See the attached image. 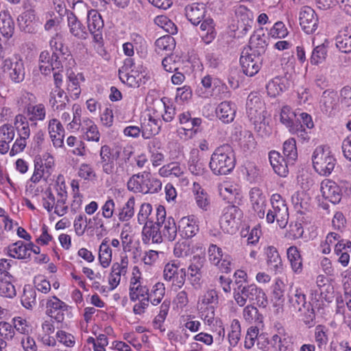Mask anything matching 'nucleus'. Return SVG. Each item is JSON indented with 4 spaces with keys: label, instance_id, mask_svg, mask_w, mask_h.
<instances>
[{
    "label": "nucleus",
    "instance_id": "0eeeda50",
    "mask_svg": "<svg viewBox=\"0 0 351 351\" xmlns=\"http://www.w3.org/2000/svg\"><path fill=\"white\" fill-rule=\"evenodd\" d=\"M234 298L240 306H245L247 300L256 303L259 306L265 307L267 304L265 293L255 284L244 286L240 291H235Z\"/></svg>",
    "mask_w": 351,
    "mask_h": 351
},
{
    "label": "nucleus",
    "instance_id": "9d476101",
    "mask_svg": "<svg viewBox=\"0 0 351 351\" xmlns=\"http://www.w3.org/2000/svg\"><path fill=\"white\" fill-rule=\"evenodd\" d=\"M1 69L13 84H20L25 79L26 67L23 60L19 56L5 58L2 62Z\"/></svg>",
    "mask_w": 351,
    "mask_h": 351
},
{
    "label": "nucleus",
    "instance_id": "69168bd1",
    "mask_svg": "<svg viewBox=\"0 0 351 351\" xmlns=\"http://www.w3.org/2000/svg\"><path fill=\"white\" fill-rule=\"evenodd\" d=\"M152 206L149 203L142 204L137 214L138 223L145 225L148 222H154L152 217Z\"/></svg>",
    "mask_w": 351,
    "mask_h": 351
},
{
    "label": "nucleus",
    "instance_id": "b1692460",
    "mask_svg": "<svg viewBox=\"0 0 351 351\" xmlns=\"http://www.w3.org/2000/svg\"><path fill=\"white\" fill-rule=\"evenodd\" d=\"M46 314L58 322L64 319V312L68 310L69 306L56 296L49 297L45 303Z\"/></svg>",
    "mask_w": 351,
    "mask_h": 351
},
{
    "label": "nucleus",
    "instance_id": "4468645a",
    "mask_svg": "<svg viewBox=\"0 0 351 351\" xmlns=\"http://www.w3.org/2000/svg\"><path fill=\"white\" fill-rule=\"evenodd\" d=\"M165 295V286L160 282H156L150 289H148L146 298L140 302H136L133 306V313L135 315H143L148 308L149 303L154 306L159 304Z\"/></svg>",
    "mask_w": 351,
    "mask_h": 351
},
{
    "label": "nucleus",
    "instance_id": "c756f323",
    "mask_svg": "<svg viewBox=\"0 0 351 351\" xmlns=\"http://www.w3.org/2000/svg\"><path fill=\"white\" fill-rule=\"evenodd\" d=\"M271 343L278 351H293L292 338L283 327L277 328Z\"/></svg>",
    "mask_w": 351,
    "mask_h": 351
},
{
    "label": "nucleus",
    "instance_id": "680f3d73",
    "mask_svg": "<svg viewBox=\"0 0 351 351\" xmlns=\"http://www.w3.org/2000/svg\"><path fill=\"white\" fill-rule=\"evenodd\" d=\"M156 51L160 53L163 51L171 52L176 47L174 38L169 36H164L156 40Z\"/></svg>",
    "mask_w": 351,
    "mask_h": 351
},
{
    "label": "nucleus",
    "instance_id": "c03bdc74",
    "mask_svg": "<svg viewBox=\"0 0 351 351\" xmlns=\"http://www.w3.org/2000/svg\"><path fill=\"white\" fill-rule=\"evenodd\" d=\"M339 104V97L337 92L330 90H325L320 99L321 110L326 112H331Z\"/></svg>",
    "mask_w": 351,
    "mask_h": 351
},
{
    "label": "nucleus",
    "instance_id": "f03ea898",
    "mask_svg": "<svg viewBox=\"0 0 351 351\" xmlns=\"http://www.w3.org/2000/svg\"><path fill=\"white\" fill-rule=\"evenodd\" d=\"M121 81L130 87H139L149 79L147 67L142 63H136L133 58H125L119 70Z\"/></svg>",
    "mask_w": 351,
    "mask_h": 351
},
{
    "label": "nucleus",
    "instance_id": "2eb2a0df",
    "mask_svg": "<svg viewBox=\"0 0 351 351\" xmlns=\"http://www.w3.org/2000/svg\"><path fill=\"white\" fill-rule=\"evenodd\" d=\"M234 12L233 21L236 24H232V29L239 32L241 34H247L252 29L254 24L253 12L243 5L235 6Z\"/></svg>",
    "mask_w": 351,
    "mask_h": 351
},
{
    "label": "nucleus",
    "instance_id": "a18cd8bd",
    "mask_svg": "<svg viewBox=\"0 0 351 351\" xmlns=\"http://www.w3.org/2000/svg\"><path fill=\"white\" fill-rule=\"evenodd\" d=\"M219 195L228 202L237 197H240V189L239 186L230 181H224L218 186Z\"/></svg>",
    "mask_w": 351,
    "mask_h": 351
},
{
    "label": "nucleus",
    "instance_id": "aec40b11",
    "mask_svg": "<svg viewBox=\"0 0 351 351\" xmlns=\"http://www.w3.org/2000/svg\"><path fill=\"white\" fill-rule=\"evenodd\" d=\"M123 52L127 58H132L134 54V49L141 58H145L147 54V45L143 36L138 34H132L131 41L126 42L122 45Z\"/></svg>",
    "mask_w": 351,
    "mask_h": 351
},
{
    "label": "nucleus",
    "instance_id": "13d9d810",
    "mask_svg": "<svg viewBox=\"0 0 351 351\" xmlns=\"http://www.w3.org/2000/svg\"><path fill=\"white\" fill-rule=\"evenodd\" d=\"M228 339L230 344L229 349L237 346L241 339V325L239 321L237 319H234L231 322Z\"/></svg>",
    "mask_w": 351,
    "mask_h": 351
},
{
    "label": "nucleus",
    "instance_id": "72a5a7b5",
    "mask_svg": "<svg viewBox=\"0 0 351 351\" xmlns=\"http://www.w3.org/2000/svg\"><path fill=\"white\" fill-rule=\"evenodd\" d=\"M216 115L223 123H230L234 119L237 107L231 101H222L216 108Z\"/></svg>",
    "mask_w": 351,
    "mask_h": 351
},
{
    "label": "nucleus",
    "instance_id": "4c0bfd02",
    "mask_svg": "<svg viewBox=\"0 0 351 351\" xmlns=\"http://www.w3.org/2000/svg\"><path fill=\"white\" fill-rule=\"evenodd\" d=\"M269 160L274 171L282 177L287 176L288 165H291L287 159L280 156L276 151H271L269 154Z\"/></svg>",
    "mask_w": 351,
    "mask_h": 351
},
{
    "label": "nucleus",
    "instance_id": "412c9836",
    "mask_svg": "<svg viewBox=\"0 0 351 351\" xmlns=\"http://www.w3.org/2000/svg\"><path fill=\"white\" fill-rule=\"evenodd\" d=\"M142 136L145 139H149L152 136L159 133L162 121L155 112L146 113L141 121Z\"/></svg>",
    "mask_w": 351,
    "mask_h": 351
},
{
    "label": "nucleus",
    "instance_id": "a19ab883",
    "mask_svg": "<svg viewBox=\"0 0 351 351\" xmlns=\"http://www.w3.org/2000/svg\"><path fill=\"white\" fill-rule=\"evenodd\" d=\"M192 192L197 206L204 211L208 210L210 206V198L208 193L196 182L193 184Z\"/></svg>",
    "mask_w": 351,
    "mask_h": 351
},
{
    "label": "nucleus",
    "instance_id": "6ab92c4d",
    "mask_svg": "<svg viewBox=\"0 0 351 351\" xmlns=\"http://www.w3.org/2000/svg\"><path fill=\"white\" fill-rule=\"evenodd\" d=\"M54 188L57 193V201L53 208L54 213L62 217L64 215L68 210V206L66 204V185L65 184L64 176L61 174L58 176L56 180Z\"/></svg>",
    "mask_w": 351,
    "mask_h": 351
},
{
    "label": "nucleus",
    "instance_id": "58836bf2",
    "mask_svg": "<svg viewBox=\"0 0 351 351\" xmlns=\"http://www.w3.org/2000/svg\"><path fill=\"white\" fill-rule=\"evenodd\" d=\"M82 137L87 141L99 142L100 133L97 125L90 118H84L82 123Z\"/></svg>",
    "mask_w": 351,
    "mask_h": 351
},
{
    "label": "nucleus",
    "instance_id": "f3484780",
    "mask_svg": "<svg viewBox=\"0 0 351 351\" xmlns=\"http://www.w3.org/2000/svg\"><path fill=\"white\" fill-rule=\"evenodd\" d=\"M129 260L126 254L121 255L120 260L112 264L108 278V290L113 291L121 282V276H125L128 269Z\"/></svg>",
    "mask_w": 351,
    "mask_h": 351
},
{
    "label": "nucleus",
    "instance_id": "e433bc0d",
    "mask_svg": "<svg viewBox=\"0 0 351 351\" xmlns=\"http://www.w3.org/2000/svg\"><path fill=\"white\" fill-rule=\"evenodd\" d=\"M37 17L34 9H29L22 12L17 18L20 29L27 33H32L35 30Z\"/></svg>",
    "mask_w": 351,
    "mask_h": 351
},
{
    "label": "nucleus",
    "instance_id": "2f4dec72",
    "mask_svg": "<svg viewBox=\"0 0 351 351\" xmlns=\"http://www.w3.org/2000/svg\"><path fill=\"white\" fill-rule=\"evenodd\" d=\"M158 223L148 222L143 226L142 230V241L145 244L160 243L162 241V237L160 231Z\"/></svg>",
    "mask_w": 351,
    "mask_h": 351
},
{
    "label": "nucleus",
    "instance_id": "393cba45",
    "mask_svg": "<svg viewBox=\"0 0 351 351\" xmlns=\"http://www.w3.org/2000/svg\"><path fill=\"white\" fill-rule=\"evenodd\" d=\"M186 168L184 164L179 162H171L161 167L158 170V174L162 178H180L185 184H188L189 180L184 178Z\"/></svg>",
    "mask_w": 351,
    "mask_h": 351
},
{
    "label": "nucleus",
    "instance_id": "f257e3e1",
    "mask_svg": "<svg viewBox=\"0 0 351 351\" xmlns=\"http://www.w3.org/2000/svg\"><path fill=\"white\" fill-rule=\"evenodd\" d=\"M53 50L51 56L48 51H43L39 56V69L42 74L49 75L52 70L65 67L72 69L75 62L69 49L63 45L62 36L56 34L49 42Z\"/></svg>",
    "mask_w": 351,
    "mask_h": 351
},
{
    "label": "nucleus",
    "instance_id": "f8f14e48",
    "mask_svg": "<svg viewBox=\"0 0 351 351\" xmlns=\"http://www.w3.org/2000/svg\"><path fill=\"white\" fill-rule=\"evenodd\" d=\"M86 24L89 32L93 37V40L97 43V53L104 56L106 51L103 47L102 29L104 26L101 15L96 10H90L87 12Z\"/></svg>",
    "mask_w": 351,
    "mask_h": 351
},
{
    "label": "nucleus",
    "instance_id": "a211bd4d",
    "mask_svg": "<svg viewBox=\"0 0 351 351\" xmlns=\"http://www.w3.org/2000/svg\"><path fill=\"white\" fill-rule=\"evenodd\" d=\"M209 261L217 266L222 272L228 273L231 271L232 257L222 252L221 248L211 244L208 250Z\"/></svg>",
    "mask_w": 351,
    "mask_h": 351
},
{
    "label": "nucleus",
    "instance_id": "603ef678",
    "mask_svg": "<svg viewBox=\"0 0 351 351\" xmlns=\"http://www.w3.org/2000/svg\"><path fill=\"white\" fill-rule=\"evenodd\" d=\"M160 142L156 139L153 140L149 145L150 161L154 167H157L165 161V154L161 150Z\"/></svg>",
    "mask_w": 351,
    "mask_h": 351
},
{
    "label": "nucleus",
    "instance_id": "c9c22d12",
    "mask_svg": "<svg viewBox=\"0 0 351 351\" xmlns=\"http://www.w3.org/2000/svg\"><path fill=\"white\" fill-rule=\"evenodd\" d=\"M206 12V5L202 3H193L185 8V15L194 25H198L202 21Z\"/></svg>",
    "mask_w": 351,
    "mask_h": 351
},
{
    "label": "nucleus",
    "instance_id": "ea45409f",
    "mask_svg": "<svg viewBox=\"0 0 351 351\" xmlns=\"http://www.w3.org/2000/svg\"><path fill=\"white\" fill-rule=\"evenodd\" d=\"M69 101L68 96L62 88H53L50 92L49 104L53 110H62Z\"/></svg>",
    "mask_w": 351,
    "mask_h": 351
},
{
    "label": "nucleus",
    "instance_id": "774afa93",
    "mask_svg": "<svg viewBox=\"0 0 351 351\" xmlns=\"http://www.w3.org/2000/svg\"><path fill=\"white\" fill-rule=\"evenodd\" d=\"M347 30L341 33L336 38L337 47L343 53L351 52V34L347 33Z\"/></svg>",
    "mask_w": 351,
    "mask_h": 351
},
{
    "label": "nucleus",
    "instance_id": "20e7f679",
    "mask_svg": "<svg viewBox=\"0 0 351 351\" xmlns=\"http://www.w3.org/2000/svg\"><path fill=\"white\" fill-rule=\"evenodd\" d=\"M235 166V157L232 147L223 145L215 149L210 157L209 167L215 175H226Z\"/></svg>",
    "mask_w": 351,
    "mask_h": 351
},
{
    "label": "nucleus",
    "instance_id": "0e129e2a",
    "mask_svg": "<svg viewBox=\"0 0 351 351\" xmlns=\"http://www.w3.org/2000/svg\"><path fill=\"white\" fill-rule=\"evenodd\" d=\"M160 226H162L163 236L167 240L173 241L176 238L178 228L172 217H168Z\"/></svg>",
    "mask_w": 351,
    "mask_h": 351
},
{
    "label": "nucleus",
    "instance_id": "3c124183",
    "mask_svg": "<svg viewBox=\"0 0 351 351\" xmlns=\"http://www.w3.org/2000/svg\"><path fill=\"white\" fill-rule=\"evenodd\" d=\"M46 108L43 104L29 105L26 108V114L28 120L36 124L37 121H43L46 117Z\"/></svg>",
    "mask_w": 351,
    "mask_h": 351
},
{
    "label": "nucleus",
    "instance_id": "dca6fc26",
    "mask_svg": "<svg viewBox=\"0 0 351 351\" xmlns=\"http://www.w3.org/2000/svg\"><path fill=\"white\" fill-rule=\"evenodd\" d=\"M148 288L143 284L141 272L137 266L132 269L130 279L129 297L132 302H140L147 295Z\"/></svg>",
    "mask_w": 351,
    "mask_h": 351
},
{
    "label": "nucleus",
    "instance_id": "f704fd0d",
    "mask_svg": "<svg viewBox=\"0 0 351 351\" xmlns=\"http://www.w3.org/2000/svg\"><path fill=\"white\" fill-rule=\"evenodd\" d=\"M67 26L70 34L75 38L80 40H85L88 37L86 28L77 17L71 12L66 16Z\"/></svg>",
    "mask_w": 351,
    "mask_h": 351
},
{
    "label": "nucleus",
    "instance_id": "052dcab7",
    "mask_svg": "<svg viewBox=\"0 0 351 351\" xmlns=\"http://www.w3.org/2000/svg\"><path fill=\"white\" fill-rule=\"evenodd\" d=\"M180 124L186 125V128H182L184 130L192 131L193 128L199 127L202 122L201 118H192L190 112H183L178 116Z\"/></svg>",
    "mask_w": 351,
    "mask_h": 351
},
{
    "label": "nucleus",
    "instance_id": "49530a36",
    "mask_svg": "<svg viewBox=\"0 0 351 351\" xmlns=\"http://www.w3.org/2000/svg\"><path fill=\"white\" fill-rule=\"evenodd\" d=\"M201 83L206 89H213L215 93L221 94V97H227L228 88L220 80L207 75L202 79Z\"/></svg>",
    "mask_w": 351,
    "mask_h": 351
},
{
    "label": "nucleus",
    "instance_id": "5fc2aeb1",
    "mask_svg": "<svg viewBox=\"0 0 351 351\" xmlns=\"http://www.w3.org/2000/svg\"><path fill=\"white\" fill-rule=\"evenodd\" d=\"M202 38L206 44H209L215 38L216 32L214 22L211 19H205L200 25Z\"/></svg>",
    "mask_w": 351,
    "mask_h": 351
},
{
    "label": "nucleus",
    "instance_id": "a878e982",
    "mask_svg": "<svg viewBox=\"0 0 351 351\" xmlns=\"http://www.w3.org/2000/svg\"><path fill=\"white\" fill-rule=\"evenodd\" d=\"M288 305L291 311L304 313L306 308V297L300 287L290 289L288 295Z\"/></svg>",
    "mask_w": 351,
    "mask_h": 351
},
{
    "label": "nucleus",
    "instance_id": "79ce46f5",
    "mask_svg": "<svg viewBox=\"0 0 351 351\" xmlns=\"http://www.w3.org/2000/svg\"><path fill=\"white\" fill-rule=\"evenodd\" d=\"M287 257L293 274H300L303 271V259L299 249L294 245L287 250Z\"/></svg>",
    "mask_w": 351,
    "mask_h": 351
},
{
    "label": "nucleus",
    "instance_id": "09e8293b",
    "mask_svg": "<svg viewBox=\"0 0 351 351\" xmlns=\"http://www.w3.org/2000/svg\"><path fill=\"white\" fill-rule=\"evenodd\" d=\"M0 32L7 38H11L14 32V23L8 11L0 12Z\"/></svg>",
    "mask_w": 351,
    "mask_h": 351
},
{
    "label": "nucleus",
    "instance_id": "37998d69",
    "mask_svg": "<svg viewBox=\"0 0 351 351\" xmlns=\"http://www.w3.org/2000/svg\"><path fill=\"white\" fill-rule=\"evenodd\" d=\"M6 254L19 260H27L31 257V254L28 252L27 243H25L23 241H18L8 245L6 248Z\"/></svg>",
    "mask_w": 351,
    "mask_h": 351
},
{
    "label": "nucleus",
    "instance_id": "7c9ffc66",
    "mask_svg": "<svg viewBox=\"0 0 351 351\" xmlns=\"http://www.w3.org/2000/svg\"><path fill=\"white\" fill-rule=\"evenodd\" d=\"M264 252L269 269L276 274H281L284 266L278 250L274 246L269 245L264 249Z\"/></svg>",
    "mask_w": 351,
    "mask_h": 351
},
{
    "label": "nucleus",
    "instance_id": "9b49d317",
    "mask_svg": "<svg viewBox=\"0 0 351 351\" xmlns=\"http://www.w3.org/2000/svg\"><path fill=\"white\" fill-rule=\"evenodd\" d=\"M218 302V294L216 290L209 289L201 294L197 300V309L204 322L210 325L215 319L214 304Z\"/></svg>",
    "mask_w": 351,
    "mask_h": 351
},
{
    "label": "nucleus",
    "instance_id": "cd10ccee",
    "mask_svg": "<svg viewBox=\"0 0 351 351\" xmlns=\"http://www.w3.org/2000/svg\"><path fill=\"white\" fill-rule=\"evenodd\" d=\"M178 231L183 238L193 237L199 232L197 217L194 215L182 217L178 221Z\"/></svg>",
    "mask_w": 351,
    "mask_h": 351
},
{
    "label": "nucleus",
    "instance_id": "bf43d9fd",
    "mask_svg": "<svg viewBox=\"0 0 351 351\" xmlns=\"http://www.w3.org/2000/svg\"><path fill=\"white\" fill-rule=\"evenodd\" d=\"M295 117L296 113L292 111L289 106H285L282 108L280 114V121L288 128L289 131L298 124L295 121Z\"/></svg>",
    "mask_w": 351,
    "mask_h": 351
},
{
    "label": "nucleus",
    "instance_id": "39448f33",
    "mask_svg": "<svg viewBox=\"0 0 351 351\" xmlns=\"http://www.w3.org/2000/svg\"><path fill=\"white\" fill-rule=\"evenodd\" d=\"M128 189L134 193L154 194L162 189L161 181L149 172L143 171L132 176L127 183Z\"/></svg>",
    "mask_w": 351,
    "mask_h": 351
},
{
    "label": "nucleus",
    "instance_id": "7ed1b4c3",
    "mask_svg": "<svg viewBox=\"0 0 351 351\" xmlns=\"http://www.w3.org/2000/svg\"><path fill=\"white\" fill-rule=\"evenodd\" d=\"M55 169V160L53 156L49 152H45L42 156H38L34 161V172L29 180L27 191L37 195L39 189H36L33 192L36 184L42 179L47 182Z\"/></svg>",
    "mask_w": 351,
    "mask_h": 351
},
{
    "label": "nucleus",
    "instance_id": "e2e57ef3",
    "mask_svg": "<svg viewBox=\"0 0 351 351\" xmlns=\"http://www.w3.org/2000/svg\"><path fill=\"white\" fill-rule=\"evenodd\" d=\"M283 154L288 162L293 165L298 158V152L294 138H289L284 143Z\"/></svg>",
    "mask_w": 351,
    "mask_h": 351
},
{
    "label": "nucleus",
    "instance_id": "5701e85b",
    "mask_svg": "<svg viewBox=\"0 0 351 351\" xmlns=\"http://www.w3.org/2000/svg\"><path fill=\"white\" fill-rule=\"evenodd\" d=\"M300 25L304 32L308 34H313L318 27V18L313 9L304 6L299 13Z\"/></svg>",
    "mask_w": 351,
    "mask_h": 351
},
{
    "label": "nucleus",
    "instance_id": "4be33fe9",
    "mask_svg": "<svg viewBox=\"0 0 351 351\" xmlns=\"http://www.w3.org/2000/svg\"><path fill=\"white\" fill-rule=\"evenodd\" d=\"M242 216V211L236 206H228L224 208L221 217V228L227 232H232Z\"/></svg>",
    "mask_w": 351,
    "mask_h": 351
},
{
    "label": "nucleus",
    "instance_id": "bb28decb",
    "mask_svg": "<svg viewBox=\"0 0 351 351\" xmlns=\"http://www.w3.org/2000/svg\"><path fill=\"white\" fill-rule=\"evenodd\" d=\"M261 58L255 54L242 52L240 63L243 73L248 76L256 75L261 66Z\"/></svg>",
    "mask_w": 351,
    "mask_h": 351
},
{
    "label": "nucleus",
    "instance_id": "423d86ee",
    "mask_svg": "<svg viewBox=\"0 0 351 351\" xmlns=\"http://www.w3.org/2000/svg\"><path fill=\"white\" fill-rule=\"evenodd\" d=\"M312 162L315 171L322 176H329L336 165V160L329 148L322 145L313 151Z\"/></svg>",
    "mask_w": 351,
    "mask_h": 351
},
{
    "label": "nucleus",
    "instance_id": "338daca9",
    "mask_svg": "<svg viewBox=\"0 0 351 351\" xmlns=\"http://www.w3.org/2000/svg\"><path fill=\"white\" fill-rule=\"evenodd\" d=\"M154 23L165 32L171 34L177 33V27L167 16H157L154 19Z\"/></svg>",
    "mask_w": 351,
    "mask_h": 351
},
{
    "label": "nucleus",
    "instance_id": "6e6d98bb",
    "mask_svg": "<svg viewBox=\"0 0 351 351\" xmlns=\"http://www.w3.org/2000/svg\"><path fill=\"white\" fill-rule=\"evenodd\" d=\"M12 323L14 330L24 336L32 334L33 326L25 317L21 316L14 317L12 319Z\"/></svg>",
    "mask_w": 351,
    "mask_h": 351
},
{
    "label": "nucleus",
    "instance_id": "864d4df0",
    "mask_svg": "<svg viewBox=\"0 0 351 351\" xmlns=\"http://www.w3.org/2000/svg\"><path fill=\"white\" fill-rule=\"evenodd\" d=\"M84 78L81 73L75 75L71 73L68 75L67 90L72 95L74 99H77L81 93L80 82L84 81Z\"/></svg>",
    "mask_w": 351,
    "mask_h": 351
},
{
    "label": "nucleus",
    "instance_id": "c85d7f7f",
    "mask_svg": "<svg viewBox=\"0 0 351 351\" xmlns=\"http://www.w3.org/2000/svg\"><path fill=\"white\" fill-rule=\"evenodd\" d=\"M55 332V326L51 319H46L41 323L40 329L37 334L38 341L44 346L55 347L56 340L52 335Z\"/></svg>",
    "mask_w": 351,
    "mask_h": 351
},
{
    "label": "nucleus",
    "instance_id": "ddd939ff",
    "mask_svg": "<svg viewBox=\"0 0 351 351\" xmlns=\"http://www.w3.org/2000/svg\"><path fill=\"white\" fill-rule=\"evenodd\" d=\"M246 111L250 121L259 129L265 125V108L257 93H251L247 99Z\"/></svg>",
    "mask_w": 351,
    "mask_h": 351
},
{
    "label": "nucleus",
    "instance_id": "1a4fd4ad",
    "mask_svg": "<svg viewBox=\"0 0 351 351\" xmlns=\"http://www.w3.org/2000/svg\"><path fill=\"white\" fill-rule=\"evenodd\" d=\"M271 208L266 215L268 223H274L276 220L280 228L287 226L289 219L288 207L285 199L278 193L273 194L271 197Z\"/></svg>",
    "mask_w": 351,
    "mask_h": 351
},
{
    "label": "nucleus",
    "instance_id": "de8ad7c7",
    "mask_svg": "<svg viewBox=\"0 0 351 351\" xmlns=\"http://www.w3.org/2000/svg\"><path fill=\"white\" fill-rule=\"evenodd\" d=\"M266 88L267 94L275 97L287 88V80L284 77H275L268 82Z\"/></svg>",
    "mask_w": 351,
    "mask_h": 351
},
{
    "label": "nucleus",
    "instance_id": "473e14b6",
    "mask_svg": "<svg viewBox=\"0 0 351 351\" xmlns=\"http://www.w3.org/2000/svg\"><path fill=\"white\" fill-rule=\"evenodd\" d=\"M250 199L254 210L259 218H263L266 210V197L258 188H252L250 191Z\"/></svg>",
    "mask_w": 351,
    "mask_h": 351
},
{
    "label": "nucleus",
    "instance_id": "8fccbe9b",
    "mask_svg": "<svg viewBox=\"0 0 351 351\" xmlns=\"http://www.w3.org/2000/svg\"><path fill=\"white\" fill-rule=\"evenodd\" d=\"M112 251L108 243V238H105L99 247L98 261L101 267L108 268L112 262Z\"/></svg>",
    "mask_w": 351,
    "mask_h": 351
},
{
    "label": "nucleus",
    "instance_id": "4d7b16f0",
    "mask_svg": "<svg viewBox=\"0 0 351 351\" xmlns=\"http://www.w3.org/2000/svg\"><path fill=\"white\" fill-rule=\"evenodd\" d=\"M135 199L130 197L118 213V218L120 221H128L134 215Z\"/></svg>",
    "mask_w": 351,
    "mask_h": 351
},
{
    "label": "nucleus",
    "instance_id": "6e6552de",
    "mask_svg": "<svg viewBox=\"0 0 351 351\" xmlns=\"http://www.w3.org/2000/svg\"><path fill=\"white\" fill-rule=\"evenodd\" d=\"M320 191L326 199L335 204L340 202L343 194H348L351 191V184L344 180L336 182L326 179L321 183Z\"/></svg>",
    "mask_w": 351,
    "mask_h": 351
}]
</instances>
